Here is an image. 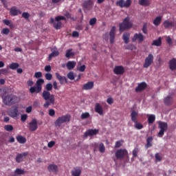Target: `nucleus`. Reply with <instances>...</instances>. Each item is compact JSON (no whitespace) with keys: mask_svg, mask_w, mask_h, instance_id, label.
Returning a JSON list of instances; mask_svg holds the SVG:
<instances>
[{"mask_svg":"<svg viewBox=\"0 0 176 176\" xmlns=\"http://www.w3.org/2000/svg\"><path fill=\"white\" fill-rule=\"evenodd\" d=\"M88 118H90V113H89L88 112L82 113L81 114V119H88Z\"/></svg>","mask_w":176,"mask_h":176,"instance_id":"obj_49","label":"nucleus"},{"mask_svg":"<svg viewBox=\"0 0 176 176\" xmlns=\"http://www.w3.org/2000/svg\"><path fill=\"white\" fill-rule=\"evenodd\" d=\"M162 23V16H157L154 21H153V24L154 25H160V23Z\"/></svg>","mask_w":176,"mask_h":176,"instance_id":"obj_37","label":"nucleus"},{"mask_svg":"<svg viewBox=\"0 0 176 176\" xmlns=\"http://www.w3.org/2000/svg\"><path fill=\"white\" fill-rule=\"evenodd\" d=\"M138 3H139V5H141V6H149V5H151V1H149V0H139Z\"/></svg>","mask_w":176,"mask_h":176,"instance_id":"obj_32","label":"nucleus"},{"mask_svg":"<svg viewBox=\"0 0 176 176\" xmlns=\"http://www.w3.org/2000/svg\"><path fill=\"white\" fill-rule=\"evenodd\" d=\"M128 153L127 150L120 148L116 152V157L117 159H123L124 156H127Z\"/></svg>","mask_w":176,"mask_h":176,"instance_id":"obj_13","label":"nucleus"},{"mask_svg":"<svg viewBox=\"0 0 176 176\" xmlns=\"http://www.w3.org/2000/svg\"><path fill=\"white\" fill-rule=\"evenodd\" d=\"M72 36L73 38H78L79 36V32L74 31L72 32Z\"/></svg>","mask_w":176,"mask_h":176,"instance_id":"obj_64","label":"nucleus"},{"mask_svg":"<svg viewBox=\"0 0 176 176\" xmlns=\"http://www.w3.org/2000/svg\"><path fill=\"white\" fill-rule=\"evenodd\" d=\"M22 17L25 19V20H28L30 19V13L28 12H23L22 13Z\"/></svg>","mask_w":176,"mask_h":176,"instance_id":"obj_51","label":"nucleus"},{"mask_svg":"<svg viewBox=\"0 0 176 176\" xmlns=\"http://www.w3.org/2000/svg\"><path fill=\"white\" fill-rule=\"evenodd\" d=\"M56 76V79L59 80V83L60 85H64L65 83H68V80H67V78L65 76H63L60 75L59 73H56L55 74Z\"/></svg>","mask_w":176,"mask_h":176,"instance_id":"obj_22","label":"nucleus"},{"mask_svg":"<svg viewBox=\"0 0 176 176\" xmlns=\"http://www.w3.org/2000/svg\"><path fill=\"white\" fill-rule=\"evenodd\" d=\"M91 5H93V1L92 0H87L83 2L82 8H84L85 9H89V8H90V6H91Z\"/></svg>","mask_w":176,"mask_h":176,"instance_id":"obj_30","label":"nucleus"},{"mask_svg":"<svg viewBox=\"0 0 176 176\" xmlns=\"http://www.w3.org/2000/svg\"><path fill=\"white\" fill-rule=\"evenodd\" d=\"M67 78L70 80H74V79H75V75L74 74V72H69L67 74Z\"/></svg>","mask_w":176,"mask_h":176,"instance_id":"obj_46","label":"nucleus"},{"mask_svg":"<svg viewBox=\"0 0 176 176\" xmlns=\"http://www.w3.org/2000/svg\"><path fill=\"white\" fill-rule=\"evenodd\" d=\"M116 34V27L113 26L109 32L110 43H111V45H113V43H115Z\"/></svg>","mask_w":176,"mask_h":176,"instance_id":"obj_16","label":"nucleus"},{"mask_svg":"<svg viewBox=\"0 0 176 176\" xmlns=\"http://www.w3.org/2000/svg\"><path fill=\"white\" fill-rule=\"evenodd\" d=\"M28 116L27 114H23L21 117V122H24L25 120H27Z\"/></svg>","mask_w":176,"mask_h":176,"instance_id":"obj_59","label":"nucleus"},{"mask_svg":"<svg viewBox=\"0 0 176 176\" xmlns=\"http://www.w3.org/2000/svg\"><path fill=\"white\" fill-rule=\"evenodd\" d=\"M8 69H0V74H3V75H6V74H8Z\"/></svg>","mask_w":176,"mask_h":176,"instance_id":"obj_60","label":"nucleus"},{"mask_svg":"<svg viewBox=\"0 0 176 176\" xmlns=\"http://www.w3.org/2000/svg\"><path fill=\"white\" fill-rule=\"evenodd\" d=\"M75 56V53L72 52V49H69L66 51L65 57L66 58H71V57H74Z\"/></svg>","mask_w":176,"mask_h":176,"instance_id":"obj_34","label":"nucleus"},{"mask_svg":"<svg viewBox=\"0 0 176 176\" xmlns=\"http://www.w3.org/2000/svg\"><path fill=\"white\" fill-rule=\"evenodd\" d=\"M153 46H162V38H159L157 40H154L152 43Z\"/></svg>","mask_w":176,"mask_h":176,"instance_id":"obj_38","label":"nucleus"},{"mask_svg":"<svg viewBox=\"0 0 176 176\" xmlns=\"http://www.w3.org/2000/svg\"><path fill=\"white\" fill-rule=\"evenodd\" d=\"M49 115H50V116H54V115H56V111H54V109H50Z\"/></svg>","mask_w":176,"mask_h":176,"instance_id":"obj_58","label":"nucleus"},{"mask_svg":"<svg viewBox=\"0 0 176 176\" xmlns=\"http://www.w3.org/2000/svg\"><path fill=\"white\" fill-rule=\"evenodd\" d=\"M14 173L16 174V175H22L23 174L25 173V171L24 170L17 168L15 170Z\"/></svg>","mask_w":176,"mask_h":176,"instance_id":"obj_42","label":"nucleus"},{"mask_svg":"<svg viewBox=\"0 0 176 176\" xmlns=\"http://www.w3.org/2000/svg\"><path fill=\"white\" fill-rule=\"evenodd\" d=\"M69 122H71V115L67 114L58 117L54 124L56 127H60L63 123H69Z\"/></svg>","mask_w":176,"mask_h":176,"instance_id":"obj_6","label":"nucleus"},{"mask_svg":"<svg viewBox=\"0 0 176 176\" xmlns=\"http://www.w3.org/2000/svg\"><path fill=\"white\" fill-rule=\"evenodd\" d=\"M2 99L5 105H13V104L19 102V97L13 94H8L5 97L3 96Z\"/></svg>","mask_w":176,"mask_h":176,"instance_id":"obj_2","label":"nucleus"},{"mask_svg":"<svg viewBox=\"0 0 176 176\" xmlns=\"http://www.w3.org/2000/svg\"><path fill=\"white\" fill-rule=\"evenodd\" d=\"M9 32H10V30H9V28H6L2 30V34L4 35H9Z\"/></svg>","mask_w":176,"mask_h":176,"instance_id":"obj_55","label":"nucleus"},{"mask_svg":"<svg viewBox=\"0 0 176 176\" xmlns=\"http://www.w3.org/2000/svg\"><path fill=\"white\" fill-rule=\"evenodd\" d=\"M10 14L12 16H19L21 14V10H18L16 6H13L10 9Z\"/></svg>","mask_w":176,"mask_h":176,"instance_id":"obj_20","label":"nucleus"},{"mask_svg":"<svg viewBox=\"0 0 176 176\" xmlns=\"http://www.w3.org/2000/svg\"><path fill=\"white\" fill-rule=\"evenodd\" d=\"M45 83V80L43 78H39L36 82V86L31 87L30 88V93L34 94V93H41L42 91V85Z\"/></svg>","mask_w":176,"mask_h":176,"instance_id":"obj_4","label":"nucleus"},{"mask_svg":"<svg viewBox=\"0 0 176 176\" xmlns=\"http://www.w3.org/2000/svg\"><path fill=\"white\" fill-rule=\"evenodd\" d=\"M126 49H128V50H134V49H135V47L134 46V45L133 44H129L127 47Z\"/></svg>","mask_w":176,"mask_h":176,"instance_id":"obj_61","label":"nucleus"},{"mask_svg":"<svg viewBox=\"0 0 176 176\" xmlns=\"http://www.w3.org/2000/svg\"><path fill=\"white\" fill-rule=\"evenodd\" d=\"M28 129L30 131H36L38 130V121L36 119H33L29 122Z\"/></svg>","mask_w":176,"mask_h":176,"instance_id":"obj_12","label":"nucleus"},{"mask_svg":"<svg viewBox=\"0 0 176 176\" xmlns=\"http://www.w3.org/2000/svg\"><path fill=\"white\" fill-rule=\"evenodd\" d=\"M99 152H100V153H104V152H105V146H104L102 143L99 144Z\"/></svg>","mask_w":176,"mask_h":176,"instance_id":"obj_48","label":"nucleus"},{"mask_svg":"<svg viewBox=\"0 0 176 176\" xmlns=\"http://www.w3.org/2000/svg\"><path fill=\"white\" fill-rule=\"evenodd\" d=\"M174 102V98H173V96L168 95L164 99V104L166 105V107H170V105H173V103Z\"/></svg>","mask_w":176,"mask_h":176,"instance_id":"obj_17","label":"nucleus"},{"mask_svg":"<svg viewBox=\"0 0 176 176\" xmlns=\"http://www.w3.org/2000/svg\"><path fill=\"white\" fill-rule=\"evenodd\" d=\"M163 25L166 30H170V28H173V27H175V23L172 21L167 19L164 21Z\"/></svg>","mask_w":176,"mask_h":176,"instance_id":"obj_21","label":"nucleus"},{"mask_svg":"<svg viewBox=\"0 0 176 176\" xmlns=\"http://www.w3.org/2000/svg\"><path fill=\"white\" fill-rule=\"evenodd\" d=\"M8 115L10 116V118H12L13 119H16L17 116H19V107L14 106L12 107L10 110L8 111Z\"/></svg>","mask_w":176,"mask_h":176,"instance_id":"obj_9","label":"nucleus"},{"mask_svg":"<svg viewBox=\"0 0 176 176\" xmlns=\"http://www.w3.org/2000/svg\"><path fill=\"white\" fill-rule=\"evenodd\" d=\"M56 145V142L54 141H51L48 143L47 146L48 148H53Z\"/></svg>","mask_w":176,"mask_h":176,"instance_id":"obj_57","label":"nucleus"},{"mask_svg":"<svg viewBox=\"0 0 176 176\" xmlns=\"http://www.w3.org/2000/svg\"><path fill=\"white\" fill-rule=\"evenodd\" d=\"M47 168L50 173H54V174H57V173H58V166L54 164H50Z\"/></svg>","mask_w":176,"mask_h":176,"instance_id":"obj_23","label":"nucleus"},{"mask_svg":"<svg viewBox=\"0 0 176 176\" xmlns=\"http://www.w3.org/2000/svg\"><path fill=\"white\" fill-rule=\"evenodd\" d=\"M143 41H145V36L142 33H135L132 38V42L142 43Z\"/></svg>","mask_w":176,"mask_h":176,"instance_id":"obj_8","label":"nucleus"},{"mask_svg":"<svg viewBox=\"0 0 176 176\" xmlns=\"http://www.w3.org/2000/svg\"><path fill=\"white\" fill-rule=\"evenodd\" d=\"M82 174V169L80 167H75L72 170V176H80Z\"/></svg>","mask_w":176,"mask_h":176,"instance_id":"obj_27","label":"nucleus"},{"mask_svg":"<svg viewBox=\"0 0 176 176\" xmlns=\"http://www.w3.org/2000/svg\"><path fill=\"white\" fill-rule=\"evenodd\" d=\"M148 23H144L143 24V27H142V31L143 32V34H148Z\"/></svg>","mask_w":176,"mask_h":176,"instance_id":"obj_44","label":"nucleus"},{"mask_svg":"<svg viewBox=\"0 0 176 176\" xmlns=\"http://www.w3.org/2000/svg\"><path fill=\"white\" fill-rule=\"evenodd\" d=\"M133 27V23L130 21V17L127 16L125 18L122 23L119 24V31L120 32H123L126 30H130Z\"/></svg>","mask_w":176,"mask_h":176,"instance_id":"obj_3","label":"nucleus"},{"mask_svg":"<svg viewBox=\"0 0 176 176\" xmlns=\"http://www.w3.org/2000/svg\"><path fill=\"white\" fill-rule=\"evenodd\" d=\"M137 116H138V113L134 110L132 111L131 113V121L134 123L135 129H137L138 130H141L142 129H144V125H142V124H141L140 122H138Z\"/></svg>","mask_w":176,"mask_h":176,"instance_id":"obj_5","label":"nucleus"},{"mask_svg":"<svg viewBox=\"0 0 176 176\" xmlns=\"http://www.w3.org/2000/svg\"><path fill=\"white\" fill-rule=\"evenodd\" d=\"M61 20H65V17L63 16H58L55 18V21L58 23H60Z\"/></svg>","mask_w":176,"mask_h":176,"instance_id":"obj_52","label":"nucleus"},{"mask_svg":"<svg viewBox=\"0 0 176 176\" xmlns=\"http://www.w3.org/2000/svg\"><path fill=\"white\" fill-rule=\"evenodd\" d=\"M20 67V65L17 63H12L10 65V69H17V68Z\"/></svg>","mask_w":176,"mask_h":176,"instance_id":"obj_41","label":"nucleus"},{"mask_svg":"<svg viewBox=\"0 0 176 176\" xmlns=\"http://www.w3.org/2000/svg\"><path fill=\"white\" fill-rule=\"evenodd\" d=\"M158 127L160 130L157 133V137L162 138V137L164 135V133H166V131L168 129V124H167V122L160 121L158 122Z\"/></svg>","mask_w":176,"mask_h":176,"instance_id":"obj_7","label":"nucleus"},{"mask_svg":"<svg viewBox=\"0 0 176 176\" xmlns=\"http://www.w3.org/2000/svg\"><path fill=\"white\" fill-rule=\"evenodd\" d=\"M45 79H47V80H52V79H53V75L50 73L45 74Z\"/></svg>","mask_w":176,"mask_h":176,"instance_id":"obj_53","label":"nucleus"},{"mask_svg":"<svg viewBox=\"0 0 176 176\" xmlns=\"http://www.w3.org/2000/svg\"><path fill=\"white\" fill-rule=\"evenodd\" d=\"M50 23L54 24V28L56 30H60L61 28V25H63L61 22H55L54 19L53 18L50 19Z\"/></svg>","mask_w":176,"mask_h":176,"instance_id":"obj_28","label":"nucleus"},{"mask_svg":"<svg viewBox=\"0 0 176 176\" xmlns=\"http://www.w3.org/2000/svg\"><path fill=\"white\" fill-rule=\"evenodd\" d=\"M123 144L122 140H118L116 142L115 148H120L122 144Z\"/></svg>","mask_w":176,"mask_h":176,"instance_id":"obj_54","label":"nucleus"},{"mask_svg":"<svg viewBox=\"0 0 176 176\" xmlns=\"http://www.w3.org/2000/svg\"><path fill=\"white\" fill-rule=\"evenodd\" d=\"M3 23H4V24L6 25H8V27H10V28H14V25H13V23H12V22L8 19H4L3 21Z\"/></svg>","mask_w":176,"mask_h":176,"instance_id":"obj_39","label":"nucleus"},{"mask_svg":"<svg viewBox=\"0 0 176 176\" xmlns=\"http://www.w3.org/2000/svg\"><path fill=\"white\" fill-rule=\"evenodd\" d=\"M138 152H140V148L135 147L133 150V157H137V156H138Z\"/></svg>","mask_w":176,"mask_h":176,"instance_id":"obj_43","label":"nucleus"},{"mask_svg":"<svg viewBox=\"0 0 176 176\" xmlns=\"http://www.w3.org/2000/svg\"><path fill=\"white\" fill-rule=\"evenodd\" d=\"M4 130H6V131H13V126L10 124L5 125Z\"/></svg>","mask_w":176,"mask_h":176,"instance_id":"obj_45","label":"nucleus"},{"mask_svg":"<svg viewBox=\"0 0 176 176\" xmlns=\"http://www.w3.org/2000/svg\"><path fill=\"white\" fill-rule=\"evenodd\" d=\"M76 65V63H75L74 61H69L66 67L67 68V69H74V67Z\"/></svg>","mask_w":176,"mask_h":176,"instance_id":"obj_35","label":"nucleus"},{"mask_svg":"<svg viewBox=\"0 0 176 176\" xmlns=\"http://www.w3.org/2000/svg\"><path fill=\"white\" fill-rule=\"evenodd\" d=\"M60 55V52L57 50L53 51L48 56V60L50 61L53 57H57V56Z\"/></svg>","mask_w":176,"mask_h":176,"instance_id":"obj_31","label":"nucleus"},{"mask_svg":"<svg viewBox=\"0 0 176 176\" xmlns=\"http://www.w3.org/2000/svg\"><path fill=\"white\" fill-rule=\"evenodd\" d=\"M155 162H162V160H163V157H162V155H160L159 153H155Z\"/></svg>","mask_w":176,"mask_h":176,"instance_id":"obj_47","label":"nucleus"},{"mask_svg":"<svg viewBox=\"0 0 176 176\" xmlns=\"http://www.w3.org/2000/svg\"><path fill=\"white\" fill-rule=\"evenodd\" d=\"M34 77L36 78V79H39V78H42V72H37L34 74Z\"/></svg>","mask_w":176,"mask_h":176,"instance_id":"obj_56","label":"nucleus"},{"mask_svg":"<svg viewBox=\"0 0 176 176\" xmlns=\"http://www.w3.org/2000/svg\"><path fill=\"white\" fill-rule=\"evenodd\" d=\"M94 87V82L93 81H89L83 85L82 90H91Z\"/></svg>","mask_w":176,"mask_h":176,"instance_id":"obj_25","label":"nucleus"},{"mask_svg":"<svg viewBox=\"0 0 176 176\" xmlns=\"http://www.w3.org/2000/svg\"><path fill=\"white\" fill-rule=\"evenodd\" d=\"M152 141H153V138H152V137H148L146 139V149H148V148H151V146H152Z\"/></svg>","mask_w":176,"mask_h":176,"instance_id":"obj_36","label":"nucleus"},{"mask_svg":"<svg viewBox=\"0 0 176 176\" xmlns=\"http://www.w3.org/2000/svg\"><path fill=\"white\" fill-rule=\"evenodd\" d=\"M117 6H120V8H130L131 6V0H119L116 3Z\"/></svg>","mask_w":176,"mask_h":176,"instance_id":"obj_11","label":"nucleus"},{"mask_svg":"<svg viewBox=\"0 0 176 176\" xmlns=\"http://www.w3.org/2000/svg\"><path fill=\"white\" fill-rule=\"evenodd\" d=\"M146 87H148V85H146V82H142L138 85V86L135 89V91L136 93H141V91H144V90H145Z\"/></svg>","mask_w":176,"mask_h":176,"instance_id":"obj_15","label":"nucleus"},{"mask_svg":"<svg viewBox=\"0 0 176 176\" xmlns=\"http://www.w3.org/2000/svg\"><path fill=\"white\" fill-rule=\"evenodd\" d=\"M124 43H129L130 41V36L127 33H124L122 36Z\"/></svg>","mask_w":176,"mask_h":176,"instance_id":"obj_40","label":"nucleus"},{"mask_svg":"<svg viewBox=\"0 0 176 176\" xmlns=\"http://www.w3.org/2000/svg\"><path fill=\"white\" fill-rule=\"evenodd\" d=\"M113 72L116 75H123L124 74V67L122 65L116 66L113 69Z\"/></svg>","mask_w":176,"mask_h":176,"instance_id":"obj_19","label":"nucleus"},{"mask_svg":"<svg viewBox=\"0 0 176 176\" xmlns=\"http://www.w3.org/2000/svg\"><path fill=\"white\" fill-rule=\"evenodd\" d=\"M85 69H86V65H81L80 67V68L78 69L80 72H85Z\"/></svg>","mask_w":176,"mask_h":176,"instance_id":"obj_63","label":"nucleus"},{"mask_svg":"<svg viewBox=\"0 0 176 176\" xmlns=\"http://www.w3.org/2000/svg\"><path fill=\"white\" fill-rule=\"evenodd\" d=\"M98 129H89L84 133V138H87V137H93V135H97L98 134Z\"/></svg>","mask_w":176,"mask_h":176,"instance_id":"obj_14","label":"nucleus"},{"mask_svg":"<svg viewBox=\"0 0 176 176\" xmlns=\"http://www.w3.org/2000/svg\"><path fill=\"white\" fill-rule=\"evenodd\" d=\"M153 63V54H149L148 56L144 60V63L143 65L144 68H149Z\"/></svg>","mask_w":176,"mask_h":176,"instance_id":"obj_10","label":"nucleus"},{"mask_svg":"<svg viewBox=\"0 0 176 176\" xmlns=\"http://www.w3.org/2000/svg\"><path fill=\"white\" fill-rule=\"evenodd\" d=\"M95 112L98 113L100 116L104 115V109H102V106L100 104V103H96L95 104Z\"/></svg>","mask_w":176,"mask_h":176,"instance_id":"obj_24","label":"nucleus"},{"mask_svg":"<svg viewBox=\"0 0 176 176\" xmlns=\"http://www.w3.org/2000/svg\"><path fill=\"white\" fill-rule=\"evenodd\" d=\"M96 23H97L96 18H92L89 20V25H95Z\"/></svg>","mask_w":176,"mask_h":176,"instance_id":"obj_50","label":"nucleus"},{"mask_svg":"<svg viewBox=\"0 0 176 176\" xmlns=\"http://www.w3.org/2000/svg\"><path fill=\"white\" fill-rule=\"evenodd\" d=\"M155 120H156V116L153 114H151L148 118V124H153Z\"/></svg>","mask_w":176,"mask_h":176,"instance_id":"obj_33","label":"nucleus"},{"mask_svg":"<svg viewBox=\"0 0 176 176\" xmlns=\"http://www.w3.org/2000/svg\"><path fill=\"white\" fill-rule=\"evenodd\" d=\"M26 156H28V152L19 153L15 158L16 163H21V162L24 160V157Z\"/></svg>","mask_w":176,"mask_h":176,"instance_id":"obj_18","label":"nucleus"},{"mask_svg":"<svg viewBox=\"0 0 176 176\" xmlns=\"http://www.w3.org/2000/svg\"><path fill=\"white\" fill-rule=\"evenodd\" d=\"M107 104H109V105H112L113 104V99L112 98H109L107 100Z\"/></svg>","mask_w":176,"mask_h":176,"instance_id":"obj_62","label":"nucleus"},{"mask_svg":"<svg viewBox=\"0 0 176 176\" xmlns=\"http://www.w3.org/2000/svg\"><path fill=\"white\" fill-rule=\"evenodd\" d=\"M16 141L19 143V144H25V142H27V139L22 136L21 135H19L16 136Z\"/></svg>","mask_w":176,"mask_h":176,"instance_id":"obj_29","label":"nucleus"},{"mask_svg":"<svg viewBox=\"0 0 176 176\" xmlns=\"http://www.w3.org/2000/svg\"><path fill=\"white\" fill-rule=\"evenodd\" d=\"M52 90H53V85H52V83H47L45 85V90L42 93V97L45 101L43 104L44 108H49L50 105H54L56 102L54 95L51 94L50 92L52 91Z\"/></svg>","mask_w":176,"mask_h":176,"instance_id":"obj_1","label":"nucleus"},{"mask_svg":"<svg viewBox=\"0 0 176 176\" xmlns=\"http://www.w3.org/2000/svg\"><path fill=\"white\" fill-rule=\"evenodd\" d=\"M169 69L170 71H175L176 69V58H173L168 62Z\"/></svg>","mask_w":176,"mask_h":176,"instance_id":"obj_26","label":"nucleus"}]
</instances>
